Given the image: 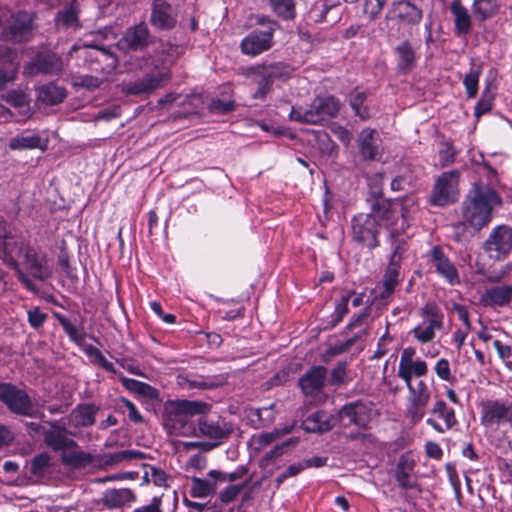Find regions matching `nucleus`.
<instances>
[{"label": "nucleus", "instance_id": "1", "mask_svg": "<svg viewBox=\"0 0 512 512\" xmlns=\"http://www.w3.org/2000/svg\"><path fill=\"white\" fill-rule=\"evenodd\" d=\"M500 204L501 198L493 188L474 183L463 202L464 222L478 231L490 223L494 207Z\"/></svg>", "mask_w": 512, "mask_h": 512}, {"label": "nucleus", "instance_id": "22", "mask_svg": "<svg viewBox=\"0 0 512 512\" xmlns=\"http://www.w3.org/2000/svg\"><path fill=\"white\" fill-rule=\"evenodd\" d=\"M150 22L159 30H171L176 26V15L167 0L153 1Z\"/></svg>", "mask_w": 512, "mask_h": 512}, {"label": "nucleus", "instance_id": "55", "mask_svg": "<svg viewBox=\"0 0 512 512\" xmlns=\"http://www.w3.org/2000/svg\"><path fill=\"white\" fill-rule=\"evenodd\" d=\"M498 10V5L494 0H474L473 12L481 20L492 17Z\"/></svg>", "mask_w": 512, "mask_h": 512}, {"label": "nucleus", "instance_id": "4", "mask_svg": "<svg viewBox=\"0 0 512 512\" xmlns=\"http://www.w3.org/2000/svg\"><path fill=\"white\" fill-rule=\"evenodd\" d=\"M179 55V47L170 43L162 44L154 54L129 55L124 60L127 71L157 70L170 67Z\"/></svg>", "mask_w": 512, "mask_h": 512}, {"label": "nucleus", "instance_id": "30", "mask_svg": "<svg viewBox=\"0 0 512 512\" xmlns=\"http://www.w3.org/2000/svg\"><path fill=\"white\" fill-rule=\"evenodd\" d=\"M11 150L41 149L47 148V141L43 140L37 133L23 132L9 139Z\"/></svg>", "mask_w": 512, "mask_h": 512}, {"label": "nucleus", "instance_id": "41", "mask_svg": "<svg viewBox=\"0 0 512 512\" xmlns=\"http://www.w3.org/2000/svg\"><path fill=\"white\" fill-rule=\"evenodd\" d=\"M6 101L12 107L18 110L21 119H27L31 116V108L29 99L26 94L18 91H10L7 93Z\"/></svg>", "mask_w": 512, "mask_h": 512}, {"label": "nucleus", "instance_id": "56", "mask_svg": "<svg viewBox=\"0 0 512 512\" xmlns=\"http://www.w3.org/2000/svg\"><path fill=\"white\" fill-rule=\"evenodd\" d=\"M436 376L444 382L454 384L456 382V377L453 375L451 370L450 361L446 358H440L434 365L433 368Z\"/></svg>", "mask_w": 512, "mask_h": 512}, {"label": "nucleus", "instance_id": "64", "mask_svg": "<svg viewBox=\"0 0 512 512\" xmlns=\"http://www.w3.org/2000/svg\"><path fill=\"white\" fill-rule=\"evenodd\" d=\"M347 362L339 361L331 370L328 382L332 386L344 384L346 379Z\"/></svg>", "mask_w": 512, "mask_h": 512}, {"label": "nucleus", "instance_id": "29", "mask_svg": "<svg viewBox=\"0 0 512 512\" xmlns=\"http://www.w3.org/2000/svg\"><path fill=\"white\" fill-rule=\"evenodd\" d=\"M119 381L125 389L134 393L135 395L145 398L150 401L159 399V391L148 383L141 382L136 379L128 378L122 373H117Z\"/></svg>", "mask_w": 512, "mask_h": 512}, {"label": "nucleus", "instance_id": "52", "mask_svg": "<svg viewBox=\"0 0 512 512\" xmlns=\"http://www.w3.org/2000/svg\"><path fill=\"white\" fill-rule=\"evenodd\" d=\"M248 472V469L246 466L240 465L238 466L234 471L226 473L219 470H210L208 472V476L212 479L221 483L224 482H235L238 479H241L244 477Z\"/></svg>", "mask_w": 512, "mask_h": 512}, {"label": "nucleus", "instance_id": "25", "mask_svg": "<svg viewBox=\"0 0 512 512\" xmlns=\"http://www.w3.org/2000/svg\"><path fill=\"white\" fill-rule=\"evenodd\" d=\"M337 422V417L331 413L319 410L308 415L302 422L303 429L310 433H324L330 431Z\"/></svg>", "mask_w": 512, "mask_h": 512}, {"label": "nucleus", "instance_id": "49", "mask_svg": "<svg viewBox=\"0 0 512 512\" xmlns=\"http://www.w3.org/2000/svg\"><path fill=\"white\" fill-rule=\"evenodd\" d=\"M334 8L336 6L330 4L327 0H318L310 8L308 19L314 23L329 22L327 15Z\"/></svg>", "mask_w": 512, "mask_h": 512}, {"label": "nucleus", "instance_id": "59", "mask_svg": "<svg viewBox=\"0 0 512 512\" xmlns=\"http://www.w3.org/2000/svg\"><path fill=\"white\" fill-rule=\"evenodd\" d=\"M227 382V377L224 375H214L202 377L192 381V386L199 389H215L223 386Z\"/></svg>", "mask_w": 512, "mask_h": 512}, {"label": "nucleus", "instance_id": "54", "mask_svg": "<svg viewBox=\"0 0 512 512\" xmlns=\"http://www.w3.org/2000/svg\"><path fill=\"white\" fill-rule=\"evenodd\" d=\"M104 458L107 465H115L133 459H143L144 453L137 450H122L105 454Z\"/></svg>", "mask_w": 512, "mask_h": 512}, {"label": "nucleus", "instance_id": "19", "mask_svg": "<svg viewBox=\"0 0 512 512\" xmlns=\"http://www.w3.org/2000/svg\"><path fill=\"white\" fill-rule=\"evenodd\" d=\"M428 258L433 264L436 273L448 284L457 285L460 283V276L455 265L445 255L441 246H434L428 252Z\"/></svg>", "mask_w": 512, "mask_h": 512}, {"label": "nucleus", "instance_id": "60", "mask_svg": "<svg viewBox=\"0 0 512 512\" xmlns=\"http://www.w3.org/2000/svg\"><path fill=\"white\" fill-rule=\"evenodd\" d=\"M400 269L401 268L395 267L394 264L388 265L380 284L395 292L396 287L400 283Z\"/></svg>", "mask_w": 512, "mask_h": 512}, {"label": "nucleus", "instance_id": "48", "mask_svg": "<svg viewBox=\"0 0 512 512\" xmlns=\"http://www.w3.org/2000/svg\"><path fill=\"white\" fill-rule=\"evenodd\" d=\"M216 491V483L208 480L193 477L191 479L190 495L193 498H206L212 496Z\"/></svg>", "mask_w": 512, "mask_h": 512}, {"label": "nucleus", "instance_id": "50", "mask_svg": "<svg viewBox=\"0 0 512 512\" xmlns=\"http://www.w3.org/2000/svg\"><path fill=\"white\" fill-rule=\"evenodd\" d=\"M17 65L9 55L0 57V90L16 78Z\"/></svg>", "mask_w": 512, "mask_h": 512}, {"label": "nucleus", "instance_id": "11", "mask_svg": "<svg viewBox=\"0 0 512 512\" xmlns=\"http://www.w3.org/2000/svg\"><path fill=\"white\" fill-rule=\"evenodd\" d=\"M405 384L408 390L406 414L411 422L416 424L420 422L425 415V409L429 403L431 391L423 380H419L415 384L412 382Z\"/></svg>", "mask_w": 512, "mask_h": 512}, {"label": "nucleus", "instance_id": "38", "mask_svg": "<svg viewBox=\"0 0 512 512\" xmlns=\"http://www.w3.org/2000/svg\"><path fill=\"white\" fill-rule=\"evenodd\" d=\"M98 408L93 404H79L71 412V419L77 427H89L95 423Z\"/></svg>", "mask_w": 512, "mask_h": 512}, {"label": "nucleus", "instance_id": "21", "mask_svg": "<svg viewBox=\"0 0 512 512\" xmlns=\"http://www.w3.org/2000/svg\"><path fill=\"white\" fill-rule=\"evenodd\" d=\"M326 379V368L314 366L299 378V385L306 396H316L322 392Z\"/></svg>", "mask_w": 512, "mask_h": 512}, {"label": "nucleus", "instance_id": "2", "mask_svg": "<svg viewBox=\"0 0 512 512\" xmlns=\"http://www.w3.org/2000/svg\"><path fill=\"white\" fill-rule=\"evenodd\" d=\"M211 409V405L202 401L175 400L171 401L164 415V428L171 435H197L194 416H203Z\"/></svg>", "mask_w": 512, "mask_h": 512}, {"label": "nucleus", "instance_id": "42", "mask_svg": "<svg viewBox=\"0 0 512 512\" xmlns=\"http://www.w3.org/2000/svg\"><path fill=\"white\" fill-rule=\"evenodd\" d=\"M93 459V455L80 450L69 453L64 452L61 455L62 463L74 469H81L92 464Z\"/></svg>", "mask_w": 512, "mask_h": 512}, {"label": "nucleus", "instance_id": "34", "mask_svg": "<svg viewBox=\"0 0 512 512\" xmlns=\"http://www.w3.org/2000/svg\"><path fill=\"white\" fill-rule=\"evenodd\" d=\"M314 108L317 109L322 122L335 117L340 110V101L332 96H318L313 100Z\"/></svg>", "mask_w": 512, "mask_h": 512}, {"label": "nucleus", "instance_id": "5", "mask_svg": "<svg viewBox=\"0 0 512 512\" xmlns=\"http://www.w3.org/2000/svg\"><path fill=\"white\" fill-rule=\"evenodd\" d=\"M258 24L264 26V29H254L241 41V52L249 56H257L273 46V35L277 23L264 16L258 18Z\"/></svg>", "mask_w": 512, "mask_h": 512}, {"label": "nucleus", "instance_id": "35", "mask_svg": "<svg viewBox=\"0 0 512 512\" xmlns=\"http://www.w3.org/2000/svg\"><path fill=\"white\" fill-rule=\"evenodd\" d=\"M450 9L454 16L455 33L466 35L471 28V18L467 9L461 4L460 0H453Z\"/></svg>", "mask_w": 512, "mask_h": 512}, {"label": "nucleus", "instance_id": "8", "mask_svg": "<svg viewBox=\"0 0 512 512\" xmlns=\"http://www.w3.org/2000/svg\"><path fill=\"white\" fill-rule=\"evenodd\" d=\"M34 31V14L27 11H18L11 15L3 28L2 35L7 41L24 43L33 38Z\"/></svg>", "mask_w": 512, "mask_h": 512}, {"label": "nucleus", "instance_id": "40", "mask_svg": "<svg viewBox=\"0 0 512 512\" xmlns=\"http://www.w3.org/2000/svg\"><path fill=\"white\" fill-rule=\"evenodd\" d=\"M366 98V93L358 91L357 89L352 91L349 95L350 107L352 108L355 116L360 118L362 121L368 120L371 117L370 109L365 105Z\"/></svg>", "mask_w": 512, "mask_h": 512}, {"label": "nucleus", "instance_id": "28", "mask_svg": "<svg viewBox=\"0 0 512 512\" xmlns=\"http://www.w3.org/2000/svg\"><path fill=\"white\" fill-rule=\"evenodd\" d=\"M135 501L136 496L129 488L107 489L100 500L107 509H118Z\"/></svg>", "mask_w": 512, "mask_h": 512}, {"label": "nucleus", "instance_id": "44", "mask_svg": "<svg viewBox=\"0 0 512 512\" xmlns=\"http://www.w3.org/2000/svg\"><path fill=\"white\" fill-rule=\"evenodd\" d=\"M260 67L264 69L266 76L273 82L275 80L284 81L288 79L293 73L292 66L284 62L261 64Z\"/></svg>", "mask_w": 512, "mask_h": 512}, {"label": "nucleus", "instance_id": "17", "mask_svg": "<svg viewBox=\"0 0 512 512\" xmlns=\"http://www.w3.org/2000/svg\"><path fill=\"white\" fill-rule=\"evenodd\" d=\"M356 144L358 154L363 161H381L384 148L380 135L375 129H362L357 136Z\"/></svg>", "mask_w": 512, "mask_h": 512}, {"label": "nucleus", "instance_id": "12", "mask_svg": "<svg viewBox=\"0 0 512 512\" xmlns=\"http://www.w3.org/2000/svg\"><path fill=\"white\" fill-rule=\"evenodd\" d=\"M458 183L459 172L457 170L442 173L433 187L431 203L436 206L454 203L458 197Z\"/></svg>", "mask_w": 512, "mask_h": 512}, {"label": "nucleus", "instance_id": "27", "mask_svg": "<svg viewBox=\"0 0 512 512\" xmlns=\"http://www.w3.org/2000/svg\"><path fill=\"white\" fill-rule=\"evenodd\" d=\"M44 442L53 451H65L76 448L77 442L67 437V431L63 427L52 425V428L44 432Z\"/></svg>", "mask_w": 512, "mask_h": 512}, {"label": "nucleus", "instance_id": "3", "mask_svg": "<svg viewBox=\"0 0 512 512\" xmlns=\"http://www.w3.org/2000/svg\"><path fill=\"white\" fill-rule=\"evenodd\" d=\"M388 212V204L377 199L372 204V213L369 214H358L352 219V231L353 239L373 249L378 246L377 235L379 231V223L376 215L380 218L386 217Z\"/></svg>", "mask_w": 512, "mask_h": 512}, {"label": "nucleus", "instance_id": "26", "mask_svg": "<svg viewBox=\"0 0 512 512\" xmlns=\"http://www.w3.org/2000/svg\"><path fill=\"white\" fill-rule=\"evenodd\" d=\"M512 301V285L494 286L485 290L480 302L491 308L504 307Z\"/></svg>", "mask_w": 512, "mask_h": 512}, {"label": "nucleus", "instance_id": "36", "mask_svg": "<svg viewBox=\"0 0 512 512\" xmlns=\"http://www.w3.org/2000/svg\"><path fill=\"white\" fill-rule=\"evenodd\" d=\"M413 468L414 463L412 461H409L404 456L400 457L395 471V479L402 489H413L416 487L417 482L411 477Z\"/></svg>", "mask_w": 512, "mask_h": 512}, {"label": "nucleus", "instance_id": "37", "mask_svg": "<svg viewBox=\"0 0 512 512\" xmlns=\"http://www.w3.org/2000/svg\"><path fill=\"white\" fill-rule=\"evenodd\" d=\"M291 121L305 124H320L322 123L321 117L316 108H314L313 101L308 106H293L289 113Z\"/></svg>", "mask_w": 512, "mask_h": 512}, {"label": "nucleus", "instance_id": "46", "mask_svg": "<svg viewBox=\"0 0 512 512\" xmlns=\"http://www.w3.org/2000/svg\"><path fill=\"white\" fill-rule=\"evenodd\" d=\"M57 27L79 28L78 10L75 5H69L60 10L55 17Z\"/></svg>", "mask_w": 512, "mask_h": 512}, {"label": "nucleus", "instance_id": "23", "mask_svg": "<svg viewBox=\"0 0 512 512\" xmlns=\"http://www.w3.org/2000/svg\"><path fill=\"white\" fill-rule=\"evenodd\" d=\"M422 10L409 0H398L392 3L387 18H395L408 25L419 24Z\"/></svg>", "mask_w": 512, "mask_h": 512}, {"label": "nucleus", "instance_id": "39", "mask_svg": "<svg viewBox=\"0 0 512 512\" xmlns=\"http://www.w3.org/2000/svg\"><path fill=\"white\" fill-rule=\"evenodd\" d=\"M428 373V365L427 363L420 359L416 358L410 363L404 365L403 367H398L397 375L403 380L405 383L412 382L413 377H424Z\"/></svg>", "mask_w": 512, "mask_h": 512}, {"label": "nucleus", "instance_id": "47", "mask_svg": "<svg viewBox=\"0 0 512 512\" xmlns=\"http://www.w3.org/2000/svg\"><path fill=\"white\" fill-rule=\"evenodd\" d=\"M442 327L443 326L439 325L436 321L432 323L425 319L422 323L414 327L411 333L420 343H428L435 338V330H439Z\"/></svg>", "mask_w": 512, "mask_h": 512}, {"label": "nucleus", "instance_id": "14", "mask_svg": "<svg viewBox=\"0 0 512 512\" xmlns=\"http://www.w3.org/2000/svg\"><path fill=\"white\" fill-rule=\"evenodd\" d=\"M483 248L491 259H504L512 250V228L507 225L495 227Z\"/></svg>", "mask_w": 512, "mask_h": 512}, {"label": "nucleus", "instance_id": "57", "mask_svg": "<svg viewBox=\"0 0 512 512\" xmlns=\"http://www.w3.org/2000/svg\"><path fill=\"white\" fill-rule=\"evenodd\" d=\"M84 352L87 356L94 358L96 363L101 366L105 371L117 374L118 371L115 369L112 362L108 361L102 352L93 345H87L84 348Z\"/></svg>", "mask_w": 512, "mask_h": 512}, {"label": "nucleus", "instance_id": "58", "mask_svg": "<svg viewBox=\"0 0 512 512\" xmlns=\"http://www.w3.org/2000/svg\"><path fill=\"white\" fill-rule=\"evenodd\" d=\"M481 75L480 69L471 68L470 72L466 74L463 79V85L466 90L468 98H475L478 93L479 77Z\"/></svg>", "mask_w": 512, "mask_h": 512}, {"label": "nucleus", "instance_id": "31", "mask_svg": "<svg viewBox=\"0 0 512 512\" xmlns=\"http://www.w3.org/2000/svg\"><path fill=\"white\" fill-rule=\"evenodd\" d=\"M53 316L62 326L63 330L67 334L68 338L74 342L76 345L80 346L84 343L86 339V333L83 328V323L81 321L70 320L66 316L62 315L59 312L54 311Z\"/></svg>", "mask_w": 512, "mask_h": 512}, {"label": "nucleus", "instance_id": "53", "mask_svg": "<svg viewBox=\"0 0 512 512\" xmlns=\"http://www.w3.org/2000/svg\"><path fill=\"white\" fill-rule=\"evenodd\" d=\"M273 11L284 20H292L295 18V1L294 0H270Z\"/></svg>", "mask_w": 512, "mask_h": 512}, {"label": "nucleus", "instance_id": "24", "mask_svg": "<svg viewBox=\"0 0 512 512\" xmlns=\"http://www.w3.org/2000/svg\"><path fill=\"white\" fill-rule=\"evenodd\" d=\"M393 52L396 57V70L399 74H408L416 67L418 57L409 40L398 43L393 48Z\"/></svg>", "mask_w": 512, "mask_h": 512}, {"label": "nucleus", "instance_id": "9", "mask_svg": "<svg viewBox=\"0 0 512 512\" xmlns=\"http://www.w3.org/2000/svg\"><path fill=\"white\" fill-rule=\"evenodd\" d=\"M170 79V67L162 66L161 69L148 71L143 77L125 84L123 91L132 96L149 95L163 87Z\"/></svg>", "mask_w": 512, "mask_h": 512}, {"label": "nucleus", "instance_id": "61", "mask_svg": "<svg viewBox=\"0 0 512 512\" xmlns=\"http://www.w3.org/2000/svg\"><path fill=\"white\" fill-rule=\"evenodd\" d=\"M297 439L291 438L288 441H285L279 445H276L273 447L270 451L265 453V455L262 458V464L263 465H270L272 462H274L277 458L282 456L285 452V450L291 446L295 445L297 443Z\"/></svg>", "mask_w": 512, "mask_h": 512}, {"label": "nucleus", "instance_id": "13", "mask_svg": "<svg viewBox=\"0 0 512 512\" xmlns=\"http://www.w3.org/2000/svg\"><path fill=\"white\" fill-rule=\"evenodd\" d=\"M20 255L26 270L34 279L44 281L51 277L52 269L44 252L26 244L20 248Z\"/></svg>", "mask_w": 512, "mask_h": 512}, {"label": "nucleus", "instance_id": "20", "mask_svg": "<svg viewBox=\"0 0 512 512\" xmlns=\"http://www.w3.org/2000/svg\"><path fill=\"white\" fill-rule=\"evenodd\" d=\"M370 419V409L361 401L344 405L339 410L337 417V420H339L342 425H356L359 428H367Z\"/></svg>", "mask_w": 512, "mask_h": 512}, {"label": "nucleus", "instance_id": "10", "mask_svg": "<svg viewBox=\"0 0 512 512\" xmlns=\"http://www.w3.org/2000/svg\"><path fill=\"white\" fill-rule=\"evenodd\" d=\"M480 423L485 427L512 423V400L486 399L480 404Z\"/></svg>", "mask_w": 512, "mask_h": 512}, {"label": "nucleus", "instance_id": "43", "mask_svg": "<svg viewBox=\"0 0 512 512\" xmlns=\"http://www.w3.org/2000/svg\"><path fill=\"white\" fill-rule=\"evenodd\" d=\"M430 412L444 421L446 429H451L457 424L455 411L442 400H436Z\"/></svg>", "mask_w": 512, "mask_h": 512}, {"label": "nucleus", "instance_id": "15", "mask_svg": "<svg viewBox=\"0 0 512 512\" xmlns=\"http://www.w3.org/2000/svg\"><path fill=\"white\" fill-rule=\"evenodd\" d=\"M85 58L90 63V68L94 71H101L104 74L113 73L119 63V59L110 48L96 44H84Z\"/></svg>", "mask_w": 512, "mask_h": 512}, {"label": "nucleus", "instance_id": "7", "mask_svg": "<svg viewBox=\"0 0 512 512\" xmlns=\"http://www.w3.org/2000/svg\"><path fill=\"white\" fill-rule=\"evenodd\" d=\"M232 425L222 418L216 420L199 418L196 426V433L199 436L210 439L209 442H191L188 445L192 447H202L209 451L217 447L223 439L229 437L232 433Z\"/></svg>", "mask_w": 512, "mask_h": 512}, {"label": "nucleus", "instance_id": "16", "mask_svg": "<svg viewBox=\"0 0 512 512\" xmlns=\"http://www.w3.org/2000/svg\"><path fill=\"white\" fill-rule=\"evenodd\" d=\"M151 43V34L145 23H139L128 27L122 37L117 41V48L128 54L135 51H143Z\"/></svg>", "mask_w": 512, "mask_h": 512}, {"label": "nucleus", "instance_id": "32", "mask_svg": "<svg viewBox=\"0 0 512 512\" xmlns=\"http://www.w3.org/2000/svg\"><path fill=\"white\" fill-rule=\"evenodd\" d=\"M245 75L253 78L258 88L253 94L254 99L263 100L272 88L273 81L266 76L260 65L250 66L246 69Z\"/></svg>", "mask_w": 512, "mask_h": 512}, {"label": "nucleus", "instance_id": "63", "mask_svg": "<svg viewBox=\"0 0 512 512\" xmlns=\"http://www.w3.org/2000/svg\"><path fill=\"white\" fill-rule=\"evenodd\" d=\"M457 152L450 142L443 141L439 148V163L442 167H446L454 163Z\"/></svg>", "mask_w": 512, "mask_h": 512}, {"label": "nucleus", "instance_id": "18", "mask_svg": "<svg viewBox=\"0 0 512 512\" xmlns=\"http://www.w3.org/2000/svg\"><path fill=\"white\" fill-rule=\"evenodd\" d=\"M63 70V62L56 53L45 50L39 51L26 66L30 75H57Z\"/></svg>", "mask_w": 512, "mask_h": 512}, {"label": "nucleus", "instance_id": "45", "mask_svg": "<svg viewBox=\"0 0 512 512\" xmlns=\"http://www.w3.org/2000/svg\"><path fill=\"white\" fill-rule=\"evenodd\" d=\"M350 300H351L350 293H346L341 296V298L335 304V309H334L333 313L327 318L326 328L332 329L343 320V318L349 312L348 304H349Z\"/></svg>", "mask_w": 512, "mask_h": 512}, {"label": "nucleus", "instance_id": "51", "mask_svg": "<svg viewBox=\"0 0 512 512\" xmlns=\"http://www.w3.org/2000/svg\"><path fill=\"white\" fill-rule=\"evenodd\" d=\"M370 305L363 308L359 311V313L355 314L346 325L345 329L348 331H352L356 328H362L361 333H358L359 337L365 335L367 333L369 323H370Z\"/></svg>", "mask_w": 512, "mask_h": 512}, {"label": "nucleus", "instance_id": "33", "mask_svg": "<svg viewBox=\"0 0 512 512\" xmlns=\"http://www.w3.org/2000/svg\"><path fill=\"white\" fill-rule=\"evenodd\" d=\"M36 91L38 101L49 106L61 103L66 97V90L53 82L40 85Z\"/></svg>", "mask_w": 512, "mask_h": 512}, {"label": "nucleus", "instance_id": "6", "mask_svg": "<svg viewBox=\"0 0 512 512\" xmlns=\"http://www.w3.org/2000/svg\"><path fill=\"white\" fill-rule=\"evenodd\" d=\"M0 402L16 415L34 417L37 408L27 392L8 382H0Z\"/></svg>", "mask_w": 512, "mask_h": 512}, {"label": "nucleus", "instance_id": "62", "mask_svg": "<svg viewBox=\"0 0 512 512\" xmlns=\"http://www.w3.org/2000/svg\"><path fill=\"white\" fill-rule=\"evenodd\" d=\"M50 465L51 457L49 454L40 453L32 459L30 472L35 476H43Z\"/></svg>", "mask_w": 512, "mask_h": 512}]
</instances>
